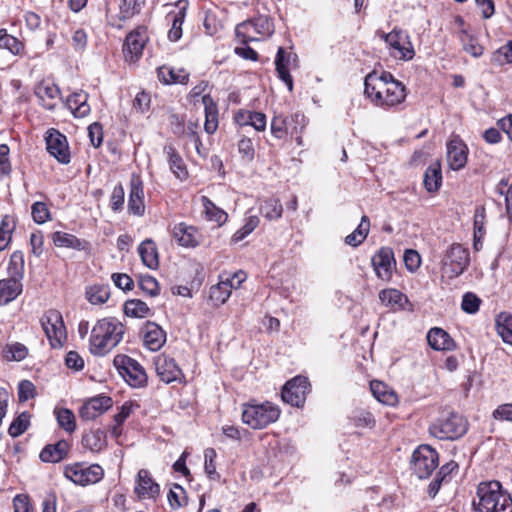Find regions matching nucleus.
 Segmentation results:
<instances>
[{"label": "nucleus", "mask_w": 512, "mask_h": 512, "mask_svg": "<svg viewBox=\"0 0 512 512\" xmlns=\"http://www.w3.org/2000/svg\"><path fill=\"white\" fill-rule=\"evenodd\" d=\"M370 390L380 403L393 406L398 401L396 393L381 381H371Z\"/></svg>", "instance_id": "f704fd0d"}, {"label": "nucleus", "mask_w": 512, "mask_h": 512, "mask_svg": "<svg viewBox=\"0 0 512 512\" xmlns=\"http://www.w3.org/2000/svg\"><path fill=\"white\" fill-rule=\"evenodd\" d=\"M381 37L390 48V55L395 59L408 61L415 56L410 37L405 31L393 29L389 33H382Z\"/></svg>", "instance_id": "9d476101"}, {"label": "nucleus", "mask_w": 512, "mask_h": 512, "mask_svg": "<svg viewBox=\"0 0 512 512\" xmlns=\"http://www.w3.org/2000/svg\"><path fill=\"white\" fill-rule=\"evenodd\" d=\"M125 328L116 318L109 317L97 321L93 326L89 350L95 356H104L115 348L123 338Z\"/></svg>", "instance_id": "f257e3e1"}, {"label": "nucleus", "mask_w": 512, "mask_h": 512, "mask_svg": "<svg viewBox=\"0 0 512 512\" xmlns=\"http://www.w3.org/2000/svg\"><path fill=\"white\" fill-rule=\"evenodd\" d=\"M259 224V219L256 216L250 217L247 223L233 235V241L239 242L249 235Z\"/></svg>", "instance_id": "774afa93"}, {"label": "nucleus", "mask_w": 512, "mask_h": 512, "mask_svg": "<svg viewBox=\"0 0 512 512\" xmlns=\"http://www.w3.org/2000/svg\"><path fill=\"white\" fill-rule=\"evenodd\" d=\"M310 391V383L307 377L296 376L283 386L281 397L285 403L291 406L301 407L305 403Z\"/></svg>", "instance_id": "ddd939ff"}, {"label": "nucleus", "mask_w": 512, "mask_h": 512, "mask_svg": "<svg viewBox=\"0 0 512 512\" xmlns=\"http://www.w3.org/2000/svg\"><path fill=\"white\" fill-rule=\"evenodd\" d=\"M280 409L271 402L247 403L243 406L242 420L252 429H263L278 420Z\"/></svg>", "instance_id": "20e7f679"}, {"label": "nucleus", "mask_w": 512, "mask_h": 512, "mask_svg": "<svg viewBox=\"0 0 512 512\" xmlns=\"http://www.w3.org/2000/svg\"><path fill=\"white\" fill-rule=\"evenodd\" d=\"M112 406V399L105 395H99L89 399L80 408V417L84 420H93Z\"/></svg>", "instance_id": "aec40b11"}, {"label": "nucleus", "mask_w": 512, "mask_h": 512, "mask_svg": "<svg viewBox=\"0 0 512 512\" xmlns=\"http://www.w3.org/2000/svg\"><path fill=\"white\" fill-rule=\"evenodd\" d=\"M87 300L91 304H103L110 297V287L109 285H92L86 291Z\"/></svg>", "instance_id": "79ce46f5"}, {"label": "nucleus", "mask_w": 512, "mask_h": 512, "mask_svg": "<svg viewBox=\"0 0 512 512\" xmlns=\"http://www.w3.org/2000/svg\"><path fill=\"white\" fill-rule=\"evenodd\" d=\"M260 211L266 218L273 220L281 217L283 208L278 199L271 198L264 201L260 207Z\"/></svg>", "instance_id": "3c124183"}, {"label": "nucleus", "mask_w": 512, "mask_h": 512, "mask_svg": "<svg viewBox=\"0 0 512 512\" xmlns=\"http://www.w3.org/2000/svg\"><path fill=\"white\" fill-rule=\"evenodd\" d=\"M0 47L9 50L14 55L20 54L24 48L23 43L8 34L6 30H0Z\"/></svg>", "instance_id": "8fccbe9b"}, {"label": "nucleus", "mask_w": 512, "mask_h": 512, "mask_svg": "<svg viewBox=\"0 0 512 512\" xmlns=\"http://www.w3.org/2000/svg\"><path fill=\"white\" fill-rule=\"evenodd\" d=\"M56 419L58 425L63 428L66 432L72 433L76 429L75 416L73 412L67 408H61L55 410Z\"/></svg>", "instance_id": "a18cd8bd"}, {"label": "nucleus", "mask_w": 512, "mask_h": 512, "mask_svg": "<svg viewBox=\"0 0 512 512\" xmlns=\"http://www.w3.org/2000/svg\"><path fill=\"white\" fill-rule=\"evenodd\" d=\"M481 300L473 293H466L463 296L461 307L463 311L473 314L479 310Z\"/></svg>", "instance_id": "69168bd1"}, {"label": "nucleus", "mask_w": 512, "mask_h": 512, "mask_svg": "<svg viewBox=\"0 0 512 512\" xmlns=\"http://www.w3.org/2000/svg\"><path fill=\"white\" fill-rule=\"evenodd\" d=\"M8 273L10 278L20 279L24 273V256L21 251H15L12 253L8 266Z\"/></svg>", "instance_id": "49530a36"}, {"label": "nucleus", "mask_w": 512, "mask_h": 512, "mask_svg": "<svg viewBox=\"0 0 512 512\" xmlns=\"http://www.w3.org/2000/svg\"><path fill=\"white\" fill-rule=\"evenodd\" d=\"M14 229L15 221L13 217L10 215L3 216L0 223V251H3L7 248L9 242L11 241V235Z\"/></svg>", "instance_id": "37998d69"}, {"label": "nucleus", "mask_w": 512, "mask_h": 512, "mask_svg": "<svg viewBox=\"0 0 512 512\" xmlns=\"http://www.w3.org/2000/svg\"><path fill=\"white\" fill-rule=\"evenodd\" d=\"M128 211L136 216H142L145 211L143 182L136 174L130 178Z\"/></svg>", "instance_id": "6ab92c4d"}, {"label": "nucleus", "mask_w": 512, "mask_h": 512, "mask_svg": "<svg viewBox=\"0 0 512 512\" xmlns=\"http://www.w3.org/2000/svg\"><path fill=\"white\" fill-rule=\"evenodd\" d=\"M202 102L205 107L204 129L208 134H213L218 128L217 105L209 95H204Z\"/></svg>", "instance_id": "c9c22d12"}, {"label": "nucleus", "mask_w": 512, "mask_h": 512, "mask_svg": "<svg viewBox=\"0 0 512 512\" xmlns=\"http://www.w3.org/2000/svg\"><path fill=\"white\" fill-rule=\"evenodd\" d=\"M475 512H512V498L499 481H483L477 486Z\"/></svg>", "instance_id": "f03ea898"}, {"label": "nucleus", "mask_w": 512, "mask_h": 512, "mask_svg": "<svg viewBox=\"0 0 512 512\" xmlns=\"http://www.w3.org/2000/svg\"><path fill=\"white\" fill-rule=\"evenodd\" d=\"M47 150L61 164L70 162V150L65 135L58 130L51 128L46 133Z\"/></svg>", "instance_id": "2eb2a0df"}, {"label": "nucleus", "mask_w": 512, "mask_h": 512, "mask_svg": "<svg viewBox=\"0 0 512 512\" xmlns=\"http://www.w3.org/2000/svg\"><path fill=\"white\" fill-rule=\"evenodd\" d=\"M40 324L51 348H62L67 340V331L62 314L56 309H49L41 316Z\"/></svg>", "instance_id": "39448f33"}, {"label": "nucleus", "mask_w": 512, "mask_h": 512, "mask_svg": "<svg viewBox=\"0 0 512 512\" xmlns=\"http://www.w3.org/2000/svg\"><path fill=\"white\" fill-rule=\"evenodd\" d=\"M202 203L209 220L215 221L219 224L224 223L226 221L227 214L223 210L217 208L208 197L203 196Z\"/></svg>", "instance_id": "603ef678"}, {"label": "nucleus", "mask_w": 512, "mask_h": 512, "mask_svg": "<svg viewBox=\"0 0 512 512\" xmlns=\"http://www.w3.org/2000/svg\"><path fill=\"white\" fill-rule=\"evenodd\" d=\"M290 54H287L283 47H279L276 58L275 67L278 77L286 84L289 91L293 90V79L289 72Z\"/></svg>", "instance_id": "c85d7f7f"}, {"label": "nucleus", "mask_w": 512, "mask_h": 512, "mask_svg": "<svg viewBox=\"0 0 512 512\" xmlns=\"http://www.w3.org/2000/svg\"><path fill=\"white\" fill-rule=\"evenodd\" d=\"M379 299L386 306L392 307L397 304L400 305L406 297L397 289H383L379 292Z\"/></svg>", "instance_id": "13d9d810"}, {"label": "nucleus", "mask_w": 512, "mask_h": 512, "mask_svg": "<svg viewBox=\"0 0 512 512\" xmlns=\"http://www.w3.org/2000/svg\"><path fill=\"white\" fill-rule=\"evenodd\" d=\"M113 364L124 380L134 388L145 386L147 375L144 368L134 359L126 355H116Z\"/></svg>", "instance_id": "6e6552de"}, {"label": "nucleus", "mask_w": 512, "mask_h": 512, "mask_svg": "<svg viewBox=\"0 0 512 512\" xmlns=\"http://www.w3.org/2000/svg\"><path fill=\"white\" fill-rule=\"evenodd\" d=\"M29 424L30 414L28 412H22L10 424L8 434L11 437H18L28 429Z\"/></svg>", "instance_id": "de8ad7c7"}, {"label": "nucleus", "mask_w": 512, "mask_h": 512, "mask_svg": "<svg viewBox=\"0 0 512 512\" xmlns=\"http://www.w3.org/2000/svg\"><path fill=\"white\" fill-rule=\"evenodd\" d=\"M371 263L377 277L383 281H390L396 267L393 249L381 247L372 257Z\"/></svg>", "instance_id": "4468645a"}, {"label": "nucleus", "mask_w": 512, "mask_h": 512, "mask_svg": "<svg viewBox=\"0 0 512 512\" xmlns=\"http://www.w3.org/2000/svg\"><path fill=\"white\" fill-rule=\"evenodd\" d=\"M166 342L165 331L154 322H146L143 327V343L151 351H158Z\"/></svg>", "instance_id": "4be33fe9"}, {"label": "nucleus", "mask_w": 512, "mask_h": 512, "mask_svg": "<svg viewBox=\"0 0 512 512\" xmlns=\"http://www.w3.org/2000/svg\"><path fill=\"white\" fill-rule=\"evenodd\" d=\"M88 94L84 91L75 92L67 98V106L75 117L83 118L90 113V106L87 103Z\"/></svg>", "instance_id": "473e14b6"}, {"label": "nucleus", "mask_w": 512, "mask_h": 512, "mask_svg": "<svg viewBox=\"0 0 512 512\" xmlns=\"http://www.w3.org/2000/svg\"><path fill=\"white\" fill-rule=\"evenodd\" d=\"M371 102L378 107L390 108L401 104L406 99V88L402 82H392L378 92H364Z\"/></svg>", "instance_id": "f8f14e48"}, {"label": "nucleus", "mask_w": 512, "mask_h": 512, "mask_svg": "<svg viewBox=\"0 0 512 512\" xmlns=\"http://www.w3.org/2000/svg\"><path fill=\"white\" fill-rule=\"evenodd\" d=\"M157 77L165 85L186 84L189 80V73L183 68L176 70L164 65L157 69Z\"/></svg>", "instance_id": "bb28decb"}, {"label": "nucleus", "mask_w": 512, "mask_h": 512, "mask_svg": "<svg viewBox=\"0 0 512 512\" xmlns=\"http://www.w3.org/2000/svg\"><path fill=\"white\" fill-rule=\"evenodd\" d=\"M497 332L502 340L512 345V315L501 313L496 320Z\"/></svg>", "instance_id": "a19ab883"}, {"label": "nucleus", "mask_w": 512, "mask_h": 512, "mask_svg": "<svg viewBox=\"0 0 512 512\" xmlns=\"http://www.w3.org/2000/svg\"><path fill=\"white\" fill-rule=\"evenodd\" d=\"M173 237L183 247H196L199 244V234L195 227L178 223L173 228Z\"/></svg>", "instance_id": "5701e85b"}, {"label": "nucleus", "mask_w": 512, "mask_h": 512, "mask_svg": "<svg viewBox=\"0 0 512 512\" xmlns=\"http://www.w3.org/2000/svg\"><path fill=\"white\" fill-rule=\"evenodd\" d=\"M148 305L139 299H131L125 302L124 312L127 316L144 318L149 314Z\"/></svg>", "instance_id": "c03bdc74"}, {"label": "nucleus", "mask_w": 512, "mask_h": 512, "mask_svg": "<svg viewBox=\"0 0 512 512\" xmlns=\"http://www.w3.org/2000/svg\"><path fill=\"white\" fill-rule=\"evenodd\" d=\"M231 291V284H227L220 280L216 286L211 287L210 296L216 302L224 304L230 297Z\"/></svg>", "instance_id": "4d7b16f0"}, {"label": "nucleus", "mask_w": 512, "mask_h": 512, "mask_svg": "<svg viewBox=\"0 0 512 512\" xmlns=\"http://www.w3.org/2000/svg\"><path fill=\"white\" fill-rule=\"evenodd\" d=\"M204 469L205 473L211 480H218L220 478V475L216 471V451L213 448H208L204 452Z\"/></svg>", "instance_id": "bf43d9fd"}, {"label": "nucleus", "mask_w": 512, "mask_h": 512, "mask_svg": "<svg viewBox=\"0 0 512 512\" xmlns=\"http://www.w3.org/2000/svg\"><path fill=\"white\" fill-rule=\"evenodd\" d=\"M392 82H398L390 72H382L380 75L372 71L365 77L364 92H376L383 90L384 86Z\"/></svg>", "instance_id": "7c9ffc66"}, {"label": "nucleus", "mask_w": 512, "mask_h": 512, "mask_svg": "<svg viewBox=\"0 0 512 512\" xmlns=\"http://www.w3.org/2000/svg\"><path fill=\"white\" fill-rule=\"evenodd\" d=\"M447 163L452 170L458 171L465 167L468 159V148L458 136H452L446 144Z\"/></svg>", "instance_id": "dca6fc26"}, {"label": "nucleus", "mask_w": 512, "mask_h": 512, "mask_svg": "<svg viewBox=\"0 0 512 512\" xmlns=\"http://www.w3.org/2000/svg\"><path fill=\"white\" fill-rule=\"evenodd\" d=\"M148 40L145 28H138L130 32L123 46L125 58L130 62H135L142 55L145 44Z\"/></svg>", "instance_id": "f3484780"}, {"label": "nucleus", "mask_w": 512, "mask_h": 512, "mask_svg": "<svg viewBox=\"0 0 512 512\" xmlns=\"http://www.w3.org/2000/svg\"><path fill=\"white\" fill-rule=\"evenodd\" d=\"M35 385L29 380H22L18 385V398L20 402H26L35 397Z\"/></svg>", "instance_id": "0e129e2a"}, {"label": "nucleus", "mask_w": 512, "mask_h": 512, "mask_svg": "<svg viewBox=\"0 0 512 512\" xmlns=\"http://www.w3.org/2000/svg\"><path fill=\"white\" fill-rule=\"evenodd\" d=\"M469 262V251L461 244H452L442 260L443 275L456 278L467 269Z\"/></svg>", "instance_id": "0eeeda50"}, {"label": "nucleus", "mask_w": 512, "mask_h": 512, "mask_svg": "<svg viewBox=\"0 0 512 512\" xmlns=\"http://www.w3.org/2000/svg\"><path fill=\"white\" fill-rule=\"evenodd\" d=\"M290 127L289 117L275 115L271 121V133L277 139H282L288 133Z\"/></svg>", "instance_id": "09e8293b"}, {"label": "nucleus", "mask_w": 512, "mask_h": 512, "mask_svg": "<svg viewBox=\"0 0 512 512\" xmlns=\"http://www.w3.org/2000/svg\"><path fill=\"white\" fill-rule=\"evenodd\" d=\"M178 10L170 12L168 18L171 20L172 25L168 32V38L171 41H178L182 37V25L186 16L187 3L179 1L176 4Z\"/></svg>", "instance_id": "393cba45"}, {"label": "nucleus", "mask_w": 512, "mask_h": 512, "mask_svg": "<svg viewBox=\"0 0 512 512\" xmlns=\"http://www.w3.org/2000/svg\"><path fill=\"white\" fill-rule=\"evenodd\" d=\"M442 184V170L439 161H435L425 171L424 186L428 192H436Z\"/></svg>", "instance_id": "58836bf2"}, {"label": "nucleus", "mask_w": 512, "mask_h": 512, "mask_svg": "<svg viewBox=\"0 0 512 512\" xmlns=\"http://www.w3.org/2000/svg\"><path fill=\"white\" fill-rule=\"evenodd\" d=\"M170 506L173 509L180 508L186 504L185 491L180 485H174L167 495Z\"/></svg>", "instance_id": "680f3d73"}, {"label": "nucleus", "mask_w": 512, "mask_h": 512, "mask_svg": "<svg viewBox=\"0 0 512 512\" xmlns=\"http://www.w3.org/2000/svg\"><path fill=\"white\" fill-rule=\"evenodd\" d=\"M33 220L38 224H43L50 219V211L43 202H35L31 207Z\"/></svg>", "instance_id": "e2e57ef3"}, {"label": "nucleus", "mask_w": 512, "mask_h": 512, "mask_svg": "<svg viewBox=\"0 0 512 512\" xmlns=\"http://www.w3.org/2000/svg\"><path fill=\"white\" fill-rule=\"evenodd\" d=\"M273 31V23L269 17L265 15H259L253 19L244 21L238 24L235 29L236 36L240 38L244 44L259 40L260 37L270 36Z\"/></svg>", "instance_id": "423d86ee"}, {"label": "nucleus", "mask_w": 512, "mask_h": 512, "mask_svg": "<svg viewBox=\"0 0 512 512\" xmlns=\"http://www.w3.org/2000/svg\"><path fill=\"white\" fill-rule=\"evenodd\" d=\"M427 341L430 347L438 351H451L455 348V342L443 329L435 327L429 330Z\"/></svg>", "instance_id": "b1692460"}, {"label": "nucleus", "mask_w": 512, "mask_h": 512, "mask_svg": "<svg viewBox=\"0 0 512 512\" xmlns=\"http://www.w3.org/2000/svg\"><path fill=\"white\" fill-rule=\"evenodd\" d=\"M64 475L73 483L86 486L99 482L104 476V470L98 464L88 466L84 463H74L65 467Z\"/></svg>", "instance_id": "9b49d317"}, {"label": "nucleus", "mask_w": 512, "mask_h": 512, "mask_svg": "<svg viewBox=\"0 0 512 512\" xmlns=\"http://www.w3.org/2000/svg\"><path fill=\"white\" fill-rule=\"evenodd\" d=\"M27 355L28 349L22 343L9 344L4 349V357L9 361H22Z\"/></svg>", "instance_id": "864d4df0"}, {"label": "nucleus", "mask_w": 512, "mask_h": 512, "mask_svg": "<svg viewBox=\"0 0 512 512\" xmlns=\"http://www.w3.org/2000/svg\"><path fill=\"white\" fill-rule=\"evenodd\" d=\"M22 292V283L18 279L7 278L0 280V306L16 299Z\"/></svg>", "instance_id": "c756f323"}, {"label": "nucleus", "mask_w": 512, "mask_h": 512, "mask_svg": "<svg viewBox=\"0 0 512 512\" xmlns=\"http://www.w3.org/2000/svg\"><path fill=\"white\" fill-rule=\"evenodd\" d=\"M492 62L499 66L512 64V40L493 53Z\"/></svg>", "instance_id": "6e6d98bb"}, {"label": "nucleus", "mask_w": 512, "mask_h": 512, "mask_svg": "<svg viewBox=\"0 0 512 512\" xmlns=\"http://www.w3.org/2000/svg\"><path fill=\"white\" fill-rule=\"evenodd\" d=\"M82 445L91 452H100L106 445V433L102 429L90 430L82 437Z\"/></svg>", "instance_id": "72a5a7b5"}, {"label": "nucleus", "mask_w": 512, "mask_h": 512, "mask_svg": "<svg viewBox=\"0 0 512 512\" xmlns=\"http://www.w3.org/2000/svg\"><path fill=\"white\" fill-rule=\"evenodd\" d=\"M460 40L463 44V49L473 57H480L483 54V47L464 30L461 32Z\"/></svg>", "instance_id": "5fc2aeb1"}, {"label": "nucleus", "mask_w": 512, "mask_h": 512, "mask_svg": "<svg viewBox=\"0 0 512 512\" xmlns=\"http://www.w3.org/2000/svg\"><path fill=\"white\" fill-rule=\"evenodd\" d=\"M135 492L140 498L154 499L160 493V486L152 479L148 470L141 469L137 474Z\"/></svg>", "instance_id": "412c9836"}, {"label": "nucleus", "mask_w": 512, "mask_h": 512, "mask_svg": "<svg viewBox=\"0 0 512 512\" xmlns=\"http://www.w3.org/2000/svg\"><path fill=\"white\" fill-rule=\"evenodd\" d=\"M154 364L158 377L166 384L178 381L183 376L175 360L165 354L156 356Z\"/></svg>", "instance_id": "a211bd4d"}, {"label": "nucleus", "mask_w": 512, "mask_h": 512, "mask_svg": "<svg viewBox=\"0 0 512 512\" xmlns=\"http://www.w3.org/2000/svg\"><path fill=\"white\" fill-rule=\"evenodd\" d=\"M36 96L41 105L47 110H54L60 98V89L54 84H40L36 89Z\"/></svg>", "instance_id": "a878e982"}, {"label": "nucleus", "mask_w": 512, "mask_h": 512, "mask_svg": "<svg viewBox=\"0 0 512 512\" xmlns=\"http://www.w3.org/2000/svg\"><path fill=\"white\" fill-rule=\"evenodd\" d=\"M139 287L145 294L149 295L150 297L157 296L160 291L157 280L150 275H144L140 277Z\"/></svg>", "instance_id": "052dcab7"}, {"label": "nucleus", "mask_w": 512, "mask_h": 512, "mask_svg": "<svg viewBox=\"0 0 512 512\" xmlns=\"http://www.w3.org/2000/svg\"><path fill=\"white\" fill-rule=\"evenodd\" d=\"M369 229L370 220L368 216L364 215L362 216L358 227L351 234L345 237V243L353 247L359 246L366 239Z\"/></svg>", "instance_id": "ea45409f"}, {"label": "nucleus", "mask_w": 512, "mask_h": 512, "mask_svg": "<svg viewBox=\"0 0 512 512\" xmlns=\"http://www.w3.org/2000/svg\"><path fill=\"white\" fill-rule=\"evenodd\" d=\"M138 252L143 264L149 269H157L159 257L156 244L151 239L144 240L138 247Z\"/></svg>", "instance_id": "2f4dec72"}, {"label": "nucleus", "mask_w": 512, "mask_h": 512, "mask_svg": "<svg viewBox=\"0 0 512 512\" xmlns=\"http://www.w3.org/2000/svg\"><path fill=\"white\" fill-rule=\"evenodd\" d=\"M52 241L57 247L71 248L79 251L86 249L88 245L85 240H81L75 235L61 231L52 234Z\"/></svg>", "instance_id": "e433bc0d"}, {"label": "nucleus", "mask_w": 512, "mask_h": 512, "mask_svg": "<svg viewBox=\"0 0 512 512\" xmlns=\"http://www.w3.org/2000/svg\"><path fill=\"white\" fill-rule=\"evenodd\" d=\"M143 3L144 0H123L120 6L122 18H130L135 13H138L140 5Z\"/></svg>", "instance_id": "338daca9"}, {"label": "nucleus", "mask_w": 512, "mask_h": 512, "mask_svg": "<svg viewBox=\"0 0 512 512\" xmlns=\"http://www.w3.org/2000/svg\"><path fill=\"white\" fill-rule=\"evenodd\" d=\"M164 152L168 157L171 171L181 180L186 179L188 172L183 159L172 145H166Z\"/></svg>", "instance_id": "4c0bfd02"}, {"label": "nucleus", "mask_w": 512, "mask_h": 512, "mask_svg": "<svg viewBox=\"0 0 512 512\" xmlns=\"http://www.w3.org/2000/svg\"><path fill=\"white\" fill-rule=\"evenodd\" d=\"M438 453L429 445H420L412 454L411 469L419 479L428 478L438 466Z\"/></svg>", "instance_id": "1a4fd4ad"}, {"label": "nucleus", "mask_w": 512, "mask_h": 512, "mask_svg": "<svg viewBox=\"0 0 512 512\" xmlns=\"http://www.w3.org/2000/svg\"><path fill=\"white\" fill-rule=\"evenodd\" d=\"M467 421L455 412L443 413L429 426L432 436L440 440H456L467 432Z\"/></svg>", "instance_id": "7ed1b4c3"}, {"label": "nucleus", "mask_w": 512, "mask_h": 512, "mask_svg": "<svg viewBox=\"0 0 512 512\" xmlns=\"http://www.w3.org/2000/svg\"><path fill=\"white\" fill-rule=\"evenodd\" d=\"M69 451V444L65 440H60L55 444L46 445L40 452V459L43 462L56 463L65 458Z\"/></svg>", "instance_id": "cd10ccee"}]
</instances>
